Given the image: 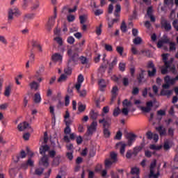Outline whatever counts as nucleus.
I'll use <instances>...</instances> for the list:
<instances>
[{"instance_id": "1", "label": "nucleus", "mask_w": 178, "mask_h": 178, "mask_svg": "<svg viewBox=\"0 0 178 178\" xmlns=\"http://www.w3.org/2000/svg\"><path fill=\"white\" fill-rule=\"evenodd\" d=\"M176 80H178V75L175 78L172 79H171L169 76H166L164 78V81L165 83L162 86L163 89L161 90V95H167L168 97L172 95L173 90H168L169 87H170V85L175 84V83H176Z\"/></svg>"}, {"instance_id": "2", "label": "nucleus", "mask_w": 178, "mask_h": 178, "mask_svg": "<svg viewBox=\"0 0 178 178\" xmlns=\"http://www.w3.org/2000/svg\"><path fill=\"white\" fill-rule=\"evenodd\" d=\"M47 152H49V146L47 145H42L40 147V154L43 155L42 158L39 161V165L40 166H44L45 168H48L49 166V156L45 155Z\"/></svg>"}, {"instance_id": "3", "label": "nucleus", "mask_w": 178, "mask_h": 178, "mask_svg": "<svg viewBox=\"0 0 178 178\" xmlns=\"http://www.w3.org/2000/svg\"><path fill=\"white\" fill-rule=\"evenodd\" d=\"M99 123L103 124L104 130V136L106 138L111 136V131H109V129H108L106 127H109L111 124V118H107V119L103 118L102 120H99Z\"/></svg>"}, {"instance_id": "4", "label": "nucleus", "mask_w": 178, "mask_h": 178, "mask_svg": "<svg viewBox=\"0 0 178 178\" xmlns=\"http://www.w3.org/2000/svg\"><path fill=\"white\" fill-rule=\"evenodd\" d=\"M15 16V17H19L22 16V11L19 10L17 7H14L13 8H9L8 10V22H12Z\"/></svg>"}, {"instance_id": "5", "label": "nucleus", "mask_w": 178, "mask_h": 178, "mask_svg": "<svg viewBox=\"0 0 178 178\" xmlns=\"http://www.w3.org/2000/svg\"><path fill=\"white\" fill-rule=\"evenodd\" d=\"M155 168H156V160H154L150 164V174L149 177L152 178H159V171L156 174L155 172Z\"/></svg>"}, {"instance_id": "6", "label": "nucleus", "mask_w": 178, "mask_h": 178, "mask_svg": "<svg viewBox=\"0 0 178 178\" xmlns=\"http://www.w3.org/2000/svg\"><path fill=\"white\" fill-rule=\"evenodd\" d=\"M67 55L70 58L68 64L70 65V62H74V63H76L77 60H79V54L73 52V50L72 49H69L67 50Z\"/></svg>"}, {"instance_id": "7", "label": "nucleus", "mask_w": 178, "mask_h": 178, "mask_svg": "<svg viewBox=\"0 0 178 178\" xmlns=\"http://www.w3.org/2000/svg\"><path fill=\"white\" fill-rule=\"evenodd\" d=\"M152 106H154V103L152 102V101H149L146 102V106H140V109L144 113H149V112H151Z\"/></svg>"}, {"instance_id": "8", "label": "nucleus", "mask_w": 178, "mask_h": 178, "mask_svg": "<svg viewBox=\"0 0 178 178\" xmlns=\"http://www.w3.org/2000/svg\"><path fill=\"white\" fill-rule=\"evenodd\" d=\"M97 126H98L97 121H93L90 126L88 127V136H92V134L97 131Z\"/></svg>"}, {"instance_id": "9", "label": "nucleus", "mask_w": 178, "mask_h": 178, "mask_svg": "<svg viewBox=\"0 0 178 178\" xmlns=\"http://www.w3.org/2000/svg\"><path fill=\"white\" fill-rule=\"evenodd\" d=\"M168 69L170 70V72H172V73H175L176 70L175 65H172V64H168V65H165V66L162 67L161 68V74H166Z\"/></svg>"}, {"instance_id": "10", "label": "nucleus", "mask_w": 178, "mask_h": 178, "mask_svg": "<svg viewBox=\"0 0 178 178\" xmlns=\"http://www.w3.org/2000/svg\"><path fill=\"white\" fill-rule=\"evenodd\" d=\"M56 10H54V15L53 17H51V18H49L47 24V30H51V29H52V27H54V24H55V20L56 19Z\"/></svg>"}, {"instance_id": "11", "label": "nucleus", "mask_w": 178, "mask_h": 178, "mask_svg": "<svg viewBox=\"0 0 178 178\" xmlns=\"http://www.w3.org/2000/svg\"><path fill=\"white\" fill-rule=\"evenodd\" d=\"M136 138H137V136H136V134H128L127 136V145H129V147H131L133 143L136 141Z\"/></svg>"}, {"instance_id": "12", "label": "nucleus", "mask_w": 178, "mask_h": 178, "mask_svg": "<svg viewBox=\"0 0 178 178\" xmlns=\"http://www.w3.org/2000/svg\"><path fill=\"white\" fill-rule=\"evenodd\" d=\"M126 147H127V145L124 143V142H120L116 144V148L120 149V152L121 155H124V152L126 151Z\"/></svg>"}, {"instance_id": "13", "label": "nucleus", "mask_w": 178, "mask_h": 178, "mask_svg": "<svg viewBox=\"0 0 178 178\" xmlns=\"http://www.w3.org/2000/svg\"><path fill=\"white\" fill-rule=\"evenodd\" d=\"M83 81H84V76H83V74H79L78 76L77 83L75 84L76 90H80V88H81V84H83Z\"/></svg>"}, {"instance_id": "14", "label": "nucleus", "mask_w": 178, "mask_h": 178, "mask_svg": "<svg viewBox=\"0 0 178 178\" xmlns=\"http://www.w3.org/2000/svg\"><path fill=\"white\" fill-rule=\"evenodd\" d=\"M17 129L19 131H23L26 129H31V127H30V124L28 122H24L18 124Z\"/></svg>"}, {"instance_id": "15", "label": "nucleus", "mask_w": 178, "mask_h": 178, "mask_svg": "<svg viewBox=\"0 0 178 178\" xmlns=\"http://www.w3.org/2000/svg\"><path fill=\"white\" fill-rule=\"evenodd\" d=\"M131 174L134 175L132 178H140V168L134 167L131 169Z\"/></svg>"}, {"instance_id": "16", "label": "nucleus", "mask_w": 178, "mask_h": 178, "mask_svg": "<svg viewBox=\"0 0 178 178\" xmlns=\"http://www.w3.org/2000/svg\"><path fill=\"white\" fill-rule=\"evenodd\" d=\"M161 27L166 30V31H169V30H171L172 25H170V23L168 22L165 19H163L161 21Z\"/></svg>"}, {"instance_id": "17", "label": "nucleus", "mask_w": 178, "mask_h": 178, "mask_svg": "<svg viewBox=\"0 0 178 178\" xmlns=\"http://www.w3.org/2000/svg\"><path fill=\"white\" fill-rule=\"evenodd\" d=\"M163 60L164 62V65L168 66V64L173 63V58H171L170 61H168V58H169V54H162Z\"/></svg>"}, {"instance_id": "18", "label": "nucleus", "mask_w": 178, "mask_h": 178, "mask_svg": "<svg viewBox=\"0 0 178 178\" xmlns=\"http://www.w3.org/2000/svg\"><path fill=\"white\" fill-rule=\"evenodd\" d=\"M156 130L159 133L161 137H163V136H166V128L159 126L156 128Z\"/></svg>"}, {"instance_id": "19", "label": "nucleus", "mask_w": 178, "mask_h": 178, "mask_svg": "<svg viewBox=\"0 0 178 178\" xmlns=\"http://www.w3.org/2000/svg\"><path fill=\"white\" fill-rule=\"evenodd\" d=\"M170 40L169 38H165L163 39L162 40H159L157 43L158 48H162L163 47V44H169Z\"/></svg>"}, {"instance_id": "20", "label": "nucleus", "mask_w": 178, "mask_h": 178, "mask_svg": "<svg viewBox=\"0 0 178 178\" xmlns=\"http://www.w3.org/2000/svg\"><path fill=\"white\" fill-rule=\"evenodd\" d=\"M62 55L59 54H54L51 56V59L54 60V62H62Z\"/></svg>"}, {"instance_id": "21", "label": "nucleus", "mask_w": 178, "mask_h": 178, "mask_svg": "<svg viewBox=\"0 0 178 178\" xmlns=\"http://www.w3.org/2000/svg\"><path fill=\"white\" fill-rule=\"evenodd\" d=\"M120 10H122V7L120 6V4H117L115 6V11H114V16L115 17H120Z\"/></svg>"}, {"instance_id": "22", "label": "nucleus", "mask_w": 178, "mask_h": 178, "mask_svg": "<svg viewBox=\"0 0 178 178\" xmlns=\"http://www.w3.org/2000/svg\"><path fill=\"white\" fill-rule=\"evenodd\" d=\"M34 161L31 159H29L27 163H24L22 165V169H27V166H33Z\"/></svg>"}, {"instance_id": "23", "label": "nucleus", "mask_w": 178, "mask_h": 178, "mask_svg": "<svg viewBox=\"0 0 178 178\" xmlns=\"http://www.w3.org/2000/svg\"><path fill=\"white\" fill-rule=\"evenodd\" d=\"M122 106L123 108H128V109H130V108L133 106V104L131 103V102L126 99L123 101Z\"/></svg>"}, {"instance_id": "24", "label": "nucleus", "mask_w": 178, "mask_h": 178, "mask_svg": "<svg viewBox=\"0 0 178 178\" xmlns=\"http://www.w3.org/2000/svg\"><path fill=\"white\" fill-rule=\"evenodd\" d=\"M29 86L31 90H35V91H37V90H38V88L40 87V84L35 81L31 82V83H29Z\"/></svg>"}, {"instance_id": "25", "label": "nucleus", "mask_w": 178, "mask_h": 178, "mask_svg": "<svg viewBox=\"0 0 178 178\" xmlns=\"http://www.w3.org/2000/svg\"><path fill=\"white\" fill-rule=\"evenodd\" d=\"M90 116L93 120H97V119H98V116H99V114H98V112H95L92 110L90 112Z\"/></svg>"}, {"instance_id": "26", "label": "nucleus", "mask_w": 178, "mask_h": 178, "mask_svg": "<svg viewBox=\"0 0 178 178\" xmlns=\"http://www.w3.org/2000/svg\"><path fill=\"white\" fill-rule=\"evenodd\" d=\"M86 104H83L82 103L78 104V111L79 113H82V112H84V111H86Z\"/></svg>"}, {"instance_id": "27", "label": "nucleus", "mask_w": 178, "mask_h": 178, "mask_svg": "<svg viewBox=\"0 0 178 178\" xmlns=\"http://www.w3.org/2000/svg\"><path fill=\"white\" fill-rule=\"evenodd\" d=\"M12 92V87L7 86L5 89L4 95L5 97H10V93Z\"/></svg>"}, {"instance_id": "28", "label": "nucleus", "mask_w": 178, "mask_h": 178, "mask_svg": "<svg viewBox=\"0 0 178 178\" xmlns=\"http://www.w3.org/2000/svg\"><path fill=\"white\" fill-rule=\"evenodd\" d=\"M99 86L100 87L101 91H104V88H105V87H106V83H105V80L100 79L99 81Z\"/></svg>"}, {"instance_id": "29", "label": "nucleus", "mask_w": 178, "mask_h": 178, "mask_svg": "<svg viewBox=\"0 0 178 178\" xmlns=\"http://www.w3.org/2000/svg\"><path fill=\"white\" fill-rule=\"evenodd\" d=\"M54 41L56 42V43L60 46L62 47L63 45V39L62 38L57 36L54 38Z\"/></svg>"}, {"instance_id": "30", "label": "nucleus", "mask_w": 178, "mask_h": 178, "mask_svg": "<svg viewBox=\"0 0 178 178\" xmlns=\"http://www.w3.org/2000/svg\"><path fill=\"white\" fill-rule=\"evenodd\" d=\"M113 163H115V162H113L112 160L106 159L105 161V166H106V169H108L109 168H111L112 166V165H113Z\"/></svg>"}, {"instance_id": "31", "label": "nucleus", "mask_w": 178, "mask_h": 178, "mask_svg": "<svg viewBox=\"0 0 178 178\" xmlns=\"http://www.w3.org/2000/svg\"><path fill=\"white\" fill-rule=\"evenodd\" d=\"M110 160L112 161L114 163L118 162V154L115 152H111Z\"/></svg>"}, {"instance_id": "32", "label": "nucleus", "mask_w": 178, "mask_h": 178, "mask_svg": "<svg viewBox=\"0 0 178 178\" xmlns=\"http://www.w3.org/2000/svg\"><path fill=\"white\" fill-rule=\"evenodd\" d=\"M140 72H141L139 74V75L137 78L139 83H141V81H143V79H144V73H145V70H141Z\"/></svg>"}, {"instance_id": "33", "label": "nucleus", "mask_w": 178, "mask_h": 178, "mask_svg": "<svg viewBox=\"0 0 178 178\" xmlns=\"http://www.w3.org/2000/svg\"><path fill=\"white\" fill-rule=\"evenodd\" d=\"M77 92L79 94V97L81 98H84L87 95V90H80V89L76 90Z\"/></svg>"}, {"instance_id": "34", "label": "nucleus", "mask_w": 178, "mask_h": 178, "mask_svg": "<svg viewBox=\"0 0 178 178\" xmlns=\"http://www.w3.org/2000/svg\"><path fill=\"white\" fill-rule=\"evenodd\" d=\"M118 91H119V89L118 88V86L113 87V89L111 90L113 98H116V95H118Z\"/></svg>"}, {"instance_id": "35", "label": "nucleus", "mask_w": 178, "mask_h": 178, "mask_svg": "<svg viewBox=\"0 0 178 178\" xmlns=\"http://www.w3.org/2000/svg\"><path fill=\"white\" fill-rule=\"evenodd\" d=\"M88 17L86 15H80L79 16V19H80V23L81 24H84L87 22Z\"/></svg>"}, {"instance_id": "36", "label": "nucleus", "mask_w": 178, "mask_h": 178, "mask_svg": "<svg viewBox=\"0 0 178 178\" xmlns=\"http://www.w3.org/2000/svg\"><path fill=\"white\" fill-rule=\"evenodd\" d=\"M150 149H154L155 151H159V149H162V145H150L149 146Z\"/></svg>"}, {"instance_id": "37", "label": "nucleus", "mask_w": 178, "mask_h": 178, "mask_svg": "<svg viewBox=\"0 0 178 178\" xmlns=\"http://www.w3.org/2000/svg\"><path fill=\"white\" fill-rule=\"evenodd\" d=\"M34 101L36 104H39V102H41V95H40V93L35 94Z\"/></svg>"}, {"instance_id": "38", "label": "nucleus", "mask_w": 178, "mask_h": 178, "mask_svg": "<svg viewBox=\"0 0 178 178\" xmlns=\"http://www.w3.org/2000/svg\"><path fill=\"white\" fill-rule=\"evenodd\" d=\"M147 73H148L149 77H154V76L156 74V68H153V70L152 69V71L148 70Z\"/></svg>"}, {"instance_id": "39", "label": "nucleus", "mask_w": 178, "mask_h": 178, "mask_svg": "<svg viewBox=\"0 0 178 178\" xmlns=\"http://www.w3.org/2000/svg\"><path fill=\"white\" fill-rule=\"evenodd\" d=\"M117 64H118V58L115 57L114 58L113 60L109 65L110 70H112V69H113V67L116 66Z\"/></svg>"}, {"instance_id": "40", "label": "nucleus", "mask_w": 178, "mask_h": 178, "mask_svg": "<svg viewBox=\"0 0 178 178\" xmlns=\"http://www.w3.org/2000/svg\"><path fill=\"white\" fill-rule=\"evenodd\" d=\"M143 40L140 37H136L135 39H134L133 42L135 44V45H140L141 44Z\"/></svg>"}, {"instance_id": "41", "label": "nucleus", "mask_w": 178, "mask_h": 178, "mask_svg": "<svg viewBox=\"0 0 178 178\" xmlns=\"http://www.w3.org/2000/svg\"><path fill=\"white\" fill-rule=\"evenodd\" d=\"M44 172V168H38L35 170V174L37 175L38 176H40V175H42Z\"/></svg>"}, {"instance_id": "42", "label": "nucleus", "mask_w": 178, "mask_h": 178, "mask_svg": "<svg viewBox=\"0 0 178 178\" xmlns=\"http://www.w3.org/2000/svg\"><path fill=\"white\" fill-rule=\"evenodd\" d=\"M130 111V108L127 107H123L122 109V113L124 116H127L129 115V112Z\"/></svg>"}, {"instance_id": "43", "label": "nucleus", "mask_w": 178, "mask_h": 178, "mask_svg": "<svg viewBox=\"0 0 178 178\" xmlns=\"http://www.w3.org/2000/svg\"><path fill=\"white\" fill-rule=\"evenodd\" d=\"M120 115V108L119 107H117L114 109L113 115L115 116V118L119 116Z\"/></svg>"}, {"instance_id": "44", "label": "nucleus", "mask_w": 178, "mask_h": 178, "mask_svg": "<svg viewBox=\"0 0 178 178\" xmlns=\"http://www.w3.org/2000/svg\"><path fill=\"white\" fill-rule=\"evenodd\" d=\"M102 33V24H100L99 26L96 28V34L97 35H101Z\"/></svg>"}, {"instance_id": "45", "label": "nucleus", "mask_w": 178, "mask_h": 178, "mask_svg": "<svg viewBox=\"0 0 178 178\" xmlns=\"http://www.w3.org/2000/svg\"><path fill=\"white\" fill-rule=\"evenodd\" d=\"M66 79H67V76L65 74H61L58 78V83H62L63 81H66Z\"/></svg>"}, {"instance_id": "46", "label": "nucleus", "mask_w": 178, "mask_h": 178, "mask_svg": "<svg viewBox=\"0 0 178 178\" xmlns=\"http://www.w3.org/2000/svg\"><path fill=\"white\" fill-rule=\"evenodd\" d=\"M38 8H40V1H35L33 4L31 9L32 10H35L36 9H38Z\"/></svg>"}, {"instance_id": "47", "label": "nucleus", "mask_w": 178, "mask_h": 178, "mask_svg": "<svg viewBox=\"0 0 178 178\" xmlns=\"http://www.w3.org/2000/svg\"><path fill=\"white\" fill-rule=\"evenodd\" d=\"M168 136L170 137H173L175 136V129L169 128L168 131Z\"/></svg>"}, {"instance_id": "48", "label": "nucleus", "mask_w": 178, "mask_h": 178, "mask_svg": "<svg viewBox=\"0 0 178 178\" xmlns=\"http://www.w3.org/2000/svg\"><path fill=\"white\" fill-rule=\"evenodd\" d=\"M104 48H105L106 51H108V52H112V51H113V48L112 47V45H111V44H105Z\"/></svg>"}, {"instance_id": "49", "label": "nucleus", "mask_w": 178, "mask_h": 178, "mask_svg": "<svg viewBox=\"0 0 178 178\" xmlns=\"http://www.w3.org/2000/svg\"><path fill=\"white\" fill-rule=\"evenodd\" d=\"M125 69H126V63H120V64H119V70L121 72H124Z\"/></svg>"}, {"instance_id": "50", "label": "nucleus", "mask_w": 178, "mask_h": 178, "mask_svg": "<svg viewBox=\"0 0 178 178\" xmlns=\"http://www.w3.org/2000/svg\"><path fill=\"white\" fill-rule=\"evenodd\" d=\"M120 29L123 33H126V31H127V26H126V23H124V22H122Z\"/></svg>"}, {"instance_id": "51", "label": "nucleus", "mask_w": 178, "mask_h": 178, "mask_svg": "<svg viewBox=\"0 0 178 178\" xmlns=\"http://www.w3.org/2000/svg\"><path fill=\"white\" fill-rule=\"evenodd\" d=\"M0 42H2L4 45H6L8 44V40H6V38L3 35H0Z\"/></svg>"}, {"instance_id": "52", "label": "nucleus", "mask_w": 178, "mask_h": 178, "mask_svg": "<svg viewBox=\"0 0 178 178\" xmlns=\"http://www.w3.org/2000/svg\"><path fill=\"white\" fill-rule=\"evenodd\" d=\"M116 51L122 56V55H123V51H124V49L123 47H117Z\"/></svg>"}, {"instance_id": "53", "label": "nucleus", "mask_w": 178, "mask_h": 178, "mask_svg": "<svg viewBox=\"0 0 178 178\" xmlns=\"http://www.w3.org/2000/svg\"><path fill=\"white\" fill-rule=\"evenodd\" d=\"M76 17L73 15H69L67 17V20L70 22H74Z\"/></svg>"}, {"instance_id": "54", "label": "nucleus", "mask_w": 178, "mask_h": 178, "mask_svg": "<svg viewBox=\"0 0 178 178\" xmlns=\"http://www.w3.org/2000/svg\"><path fill=\"white\" fill-rule=\"evenodd\" d=\"M163 149L165 151H168V149H170V145H169V141L166 140L165 142H164Z\"/></svg>"}, {"instance_id": "55", "label": "nucleus", "mask_w": 178, "mask_h": 178, "mask_svg": "<svg viewBox=\"0 0 178 178\" xmlns=\"http://www.w3.org/2000/svg\"><path fill=\"white\" fill-rule=\"evenodd\" d=\"M170 51H176V43L170 42Z\"/></svg>"}, {"instance_id": "56", "label": "nucleus", "mask_w": 178, "mask_h": 178, "mask_svg": "<svg viewBox=\"0 0 178 178\" xmlns=\"http://www.w3.org/2000/svg\"><path fill=\"white\" fill-rule=\"evenodd\" d=\"M109 113V106H104L103 108V113L102 114V116H105L104 113Z\"/></svg>"}, {"instance_id": "57", "label": "nucleus", "mask_w": 178, "mask_h": 178, "mask_svg": "<svg viewBox=\"0 0 178 178\" xmlns=\"http://www.w3.org/2000/svg\"><path fill=\"white\" fill-rule=\"evenodd\" d=\"M60 157H56L54 159V161H53L54 166H58V165H59V159H60Z\"/></svg>"}, {"instance_id": "58", "label": "nucleus", "mask_w": 178, "mask_h": 178, "mask_svg": "<svg viewBox=\"0 0 178 178\" xmlns=\"http://www.w3.org/2000/svg\"><path fill=\"white\" fill-rule=\"evenodd\" d=\"M143 149V148L140 146H138V147H136L134 149V154H138V152H140V151Z\"/></svg>"}, {"instance_id": "59", "label": "nucleus", "mask_w": 178, "mask_h": 178, "mask_svg": "<svg viewBox=\"0 0 178 178\" xmlns=\"http://www.w3.org/2000/svg\"><path fill=\"white\" fill-rule=\"evenodd\" d=\"M67 42H68V44H74V38H73L72 36H70L67 40Z\"/></svg>"}, {"instance_id": "60", "label": "nucleus", "mask_w": 178, "mask_h": 178, "mask_svg": "<svg viewBox=\"0 0 178 178\" xmlns=\"http://www.w3.org/2000/svg\"><path fill=\"white\" fill-rule=\"evenodd\" d=\"M122 84L125 87H127V86H129V79L128 78H123Z\"/></svg>"}, {"instance_id": "61", "label": "nucleus", "mask_w": 178, "mask_h": 178, "mask_svg": "<svg viewBox=\"0 0 178 178\" xmlns=\"http://www.w3.org/2000/svg\"><path fill=\"white\" fill-rule=\"evenodd\" d=\"M49 113H51V115H52V116H55V107H54L53 106H50Z\"/></svg>"}, {"instance_id": "62", "label": "nucleus", "mask_w": 178, "mask_h": 178, "mask_svg": "<svg viewBox=\"0 0 178 178\" xmlns=\"http://www.w3.org/2000/svg\"><path fill=\"white\" fill-rule=\"evenodd\" d=\"M172 26L175 29V30L178 31V20L177 19L174 20V22H172Z\"/></svg>"}, {"instance_id": "63", "label": "nucleus", "mask_w": 178, "mask_h": 178, "mask_svg": "<svg viewBox=\"0 0 178 178\" xmlns=\"http://www.w3.org/2000/svg\"><path fill=\"white\" fill-rule=\"evenodd\" d=\"M82 65H86V63H87V58L84 57V56H81L79 58Z\"/></svg>"}, {"instance_id": "64", "label": "nucleus", "mask_w": 178, "mask_h": 178, "mask_svg": "<svg viewBox=\"0 0 178 178\" xmlns=\"http://www.w3.org/2000/svg\"><path fill=\"white\" fill-rule=\"evenodd\" d=\"M102 13H104V11L101 9H98L95 11V16H99V15H102Z\"/></svg>"}]
</instances>
